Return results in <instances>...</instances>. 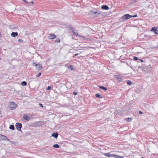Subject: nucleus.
<instances>
[{"instance_id": "32", "label": "nucleus", "mask_w": 158, "mask_h": 158, "mask_svg": "<svg viewBox=\"0 0 158 158\" xmlns=\"http://www.w3.org/2000/svg\"><path fill=\"white\" fill-rule=\"evenodd\" d=\"M39 105L40 107H41L43 108L44 107V106H43V105L41 103H39Z\"/></svg>"}, {"instance_id": "14", "label": "nucleus", "mask_w": 158, "mask_h": 158, "mask_svg": "<svg viewBox=\"0 0 158 158\" xmlns=\"http://www.w3.org/2000/svg\"><path fill=\"white\" fill-rule=\"evenodd\" d=\"M23 119L27 121H29L30 119L29 117L27 115H25L23 117Z\"/></svg>"}, {"instance_id": "1", "label": "nucleus", "mask_w": 158, "mask_h": 158, "mask_svg": "<svg viewBox=\"0 0 158 158\" xmlns=\"http://www.w3.org/2000/svg\"><path fill=\"white\" fill-rule=\"evenodd\" d=\"M131 15L127 14L124 15L122 16L120 19V22H124L127 19H128L131 18Z\"/></svg>"}, {"instance_id": "18", "label": "nucleus", "mask_w": 158, "mask_h": 158, "mask_svg": "<svg viewBox=\"0 0 158 158\" xmlns=\"http://www.w3.org/2000/svg\"><path fill=\"white\" fill-rule=\"evenodd\" d=\"M27 84V82L25 81H23L21 83V85L23 86H25Z\"/></svg>"}, {"instance_id": "17", "label": "nucleus", "mask_w": 158, "mask_h": 158, "mask_svg": "<svg viewBox=\"0 0 158 158\" xmlns=\"http://www.w3.org/2000/svg\"><path fill=\"white\" fill-rule=\"evenodd\" d=\"M9 128L12 130H14L15 129L14 126L13 125H11L9 127Z\"/></svg>"}, {"instance_id": "35", "label": "nucleus", "mask_w": 158, "mask_h": 158, "mask_svg": "<svg viewBox=\"0 0 158 158\" xmlns=\"http://www.w3.org/2000/svg\"><path fill=\"white\" fill-rule=\"evenodd\" d=\"M78 53H76L73 56V57H74L75 56H77L78 55Z\"/></svg>"}, {"instance_id": "4", "label": "nucleus", "mask_w": 158, "mask_h": 158, "mask_svg": "<svg viewBox=\"0 0 158 158\" xmlns=\"http://www.w3.org/2000/svg\"><path fill=\"white\" fill-rule=\"evenodd\" d=\"M32 65L35 66L36 69L39 70L41 69L42 68V66L41 64H36L35 62H33L32 63Z\"/></svg>"}, {"instance_id": "2", "label": "nucleus", "mask_w": 158, "mask_h": 158, "mask_svg": "<svg viewBox=\"0 0 158 158\" xmlns=\"http://www.w3.org/2000/svg\"><path fill=\"white\" fill-rule=\"evenodd\" d=\"M68 29L69 30H72V32H73V33L75 35H76L77 36L81 37H82V38H85V37H84L82 36H81V35H79L78 34L77 32H75V31H76V30L72 26H71V25L69 26L68 27Z\"/></svg>"}, {"instance_id": "10", "label": "nucleus", "mask_w": 158, "mask_h": 158, "mask_svg": "<svg viewBox=\"0 0 158 158\" xmlns=\"http://www.w3.org/2000/svg\"><path fill=\"white\" fill-rule=\"evenodd\" d=\"M101 9L104 10H108L109 9V7L106 5H103L101 6Z\"/></svg>"}, {"instance_id": "23", "label": "nucleus", "mask_w": 158, "mask_h": 158, "mask_svg": "<svg viewBox=\"0 0 158 158\" xmlns=\"http://www.w3.org/2000/svg\"><path fill=\"white\" fill-rule=\"evenodd\" d=\"M144 37L145 38H150L151 37V36L149 35H148L147 34H145V35H144Z\"/></svg>"}, {"instance_id": "9", "label": "nucleus", "mask_w": 158, "mask_h": 158, "mask_svg": "<svg viewBox=\"0 0 158 158\" xmlns=\"http://www.w3.org/2000/svg\"><path fill=\"white\" fill-rule=\"evenodd\" d=\"M48 38L50 40L56 38V36L54 34H50L48 36Z\"/></svg>"}, {"instance_id": "6", "label": "nucleus", "mask_w": 158, "mask_h": 158, "mask_svg": "<svg viewBox=\"0 0 158 158\" xmlns=\"http://www.w3.org/2000/svg\"><path fill=\"white\" fill-rule=\"evenodd\" d=\"M15 126L16 129L19 131H21V128L22 127V125L21 123H17L16 124Z\"/></svg>"}, {"instance_id": "27", "label": "nucleus", "mask_w": 158, "mask_h": 158, "mask_svg": "<svg viewBox=\"0 0 158 158\" xmlns=\"http://www.w3.org/2000/svg\"><path fill=\"white\" fill-rule=\"evenodd\" d=\"M51 89V87L50 86H49L48 87L46 88V90H48Z\"/></svg>"}, {"instance_id": "22", "label": "nucleus", "mask_w": 158, "mask_h": 158, "mask_svg": "<svg viewBox=\"0 0 158 158\" xmlns=\"http://www.w3.org/2000/svg\"><path fill=\"white\" fill-rule=\"evenodd\" d=\"M104 155L105 156L108 157H109V156H110V152H108V153H106L104 154Z\"/></svg>"}, {"instance_id": "11", "label": "nucleus", "mask_w": 158, "mask_h": 158, "mask_svg": "<svg viewBox=\"0 0 158 158\" xmlns=\"http://www.w3.org/2000/svg\"><path fill=\"white\" fill-rule=\"evenodd\" d=\"M18 35L17 32H13L11 34V36L12 37H15Z\"/></svg>"}, {"instance_id": "3", "label": "nucleus", "mask_w": 158, "mask_h": 158, "mask_svg": "<svg viewBox=\"0 0 158 158\" xmlns=\"http://www.w3.org/2000/svg\"><path fill=\"white\" fill-rule=\"evenodd\" d=\"M17 105L13 102L10 103V104L8 107V110H12L15 109L17 107Z\"/></svg>"}, {"instance_id": "5", "label": "nucleus", "mask_w": 158, "mask_h": 158, "mask_svg": "<svg viewBox=\"0 0 158 158\" xmlns=\"http://www.w3.org/2000/svg\"><path fill=\"white\" fill-rule=\"evenodd\" d=\"M114 77L119 82L122 81L123 80V79L121 75H114Z\"/></svg>"}, {"instance_id": "40", "label": "nucleus", "mask_w": 158, "mask_h": 158, "mask_svg": "<svg viewBox=\"0 0 158 158\" xmlns=\"http://www.w3.org/2000/svg\"><path fill=\"white\" fill-rule=\"evenodd\" d=\"M154 48H158V45H157V46H156L155 47H154Z\"/></svg>"}, {"instance_id": "30", "label": "nucleus", "mask_w": 158, "mask_h": 158, "mask_svg": "<svg viewBox=\"0 0 158 158\" xmlns=\"http://www.w3.org/2000/svg\"><path fill=\"white\" fill-rule=\"evenodd\" d=\"M23 42V41L22 40V39H19L18 40V42H19V43H22Z\"/></svg>"}, {"instance_id": "28", "label": "nucleus", "mask_w": 158, "mask_h": 158, "mask_svg": "<svg viewBox=\"0 0 158 158\" xmlns=\"http://www.w3.org/2000/svg\"><path fill=\"white\" fill-rule=\"evenodd\" d=\"M133 59L134 60H139V59L136 56H134Z\"/></svg>"}, {"instance_id": "15", "label": "nucleus", "mask_w": 158, "mask_h": 158, "mask_svg": "<svg viewBox=\"0 0 158 158\" xmlns=\"http://www.w3.org/2000/svg\"><path fill=\"white\" fill-rule=\"evenodd\" d=\"M95 96L97 98H103V97L102 96L101 94L99 93H97L96 94Z\"/></svg>"}, {"instance_id": "19", "label": "nucleus", "mask_w": 158, "mask_h": 158, "mask_svg": "<svg viewBox=\"0 0 158 158\" xmlns=\"http://www.w3.org/2000/svg\"><path fill=\"white\" fill-rule=\"evenodd\" d=\"M126 121L127 122H131V121L132 118H126Z\"/></svg>"}, {"instance_id": "24", "label": "nucleus", "mask_w": 158, "mask_h": 158, "mask_svg": "<svg viewBox=\"0 0 158 158\" xmlns=\"http://www.w3.org/2000/svg\"><path fill=\"white\" fill-rule=\"evenodd\" d=\"M116 155L115 154H110L109 157H115Z\"/></svg>"}, {"instance_id": "20", "label": "nucleus", "mask_w": 158, "mask_h": 158, "mask_svg": "<svg viewBox=\"0 0 158 158\" xmlns=\"http://www.w3.org/2000/svg\"><path fill=\"white\" fill-rule=\"evenodd\" d=\"M53 147L56 148H58L60 147V145L58 144H55L53 145Z\"/></svg>"}, {"instance_id": "16", "label": "nucleus", "mask_w": 158, "mask_h": 158, "mask_svg": "<svg viewBox=\"0 0 158 158\" xmlns=\"http://www.w3.org/2000/svg\"><path fill=\"white\" fill-rule=\"evenodd\" d=\"M98 87L100 89H102L104 91H106L107 89L106 87L103 86H99Z\"/></svg>"}, {"instance_id": "13", "label": "nucleus", "mask_w": 158, "mask_h": 158, "mask_svg": "<svg viewBox=\"0 0 158 158\" xmlns=\"http://www.w3.org/2000/svg\"><path fill=\"white\" fill-rule=\"evenodd\" d=\"M58 133L56 132V133H53L52 134V137H54L56 139L58 136Z\"/></svg>"}, {"instance_id": "25", "label": "nucleus", "mask_w": 158, "mask_h": 158, "mask_svg": "<svg viewBox=\"0 0 158 158\" xmlns=\"http://www.w3.org/2000/svg\"><path fill=\"white\" fill-rule=\"evenodd\" d=\"M60 42V40L59 38H57L55 40V42L56 43H59Z\"/></svg>"}, {"instance_id": "34", "label": "nucleus", "mask_w": 158, "mask_h": 158, "mask_svg": "<svg viewBox=\"0 0 158 158\" xmlns=\"http://www.w3.org/2000/svg\"><path fill=\"white\" fill-rule=\"evenodd\" d=\"M131 16H132L131 17V18L132 17H137V15H131Z\"/></svg>"}, {"instance_id": "26", "label": "nucleus", "mask_w": 158, "mask_h": 158, "mask_svg": "<svg viewBox=\"0 0 158 158\" xmlns=\"http://www.w3.org/2000/svg\"><path fill=\"white\" fill-rule=\"evenodd\" d=\"M116 157H115V158H123V156H119V155H116Z\"/></svg>"}, {"instance_id": "21", "label": "nucleus", "mask_w": 158, "mask_h": 158, "mask_svg": "<svg viewBox=\"0 0 158 158\" xmlns=\"http://www.w3.org/2000/svg\"><path fill=\"white\" fill-rule=\"evenodd\" d=\"M127 83L128 85H131L132 84V82H131L130 81V80H127Z\"/></svg>"}, {"instance_id": "39", "label": "nucleus", "mask_w": 158, "mask_h": 158, "mask_svg": "<svg viewBox=\"0 0 158 158\" xmlns=\"http://www.w3.org/2000/svg\"><path fill=\"white\" fill-rule=\"evenodd\" d=\"M139 60L140 61H141L142 62H143V60H142L141 59H139Z\"/></svg>"}, {"instance_id": "36", "label": "nucleus", "mask_w": 158, "mask_h": 158, "mask_svg": "<svg viewBox=\"0 0 158 158\" xmlns=\"http://www.w3.org/2000/svg\"><path fill=\"white\" fill-rule=\"evenodd\" d=\"M73 94L75 95H76L77 94V93L76 92H74L73 93Z\"/></svg>"}, {"instance_id": "31", "label": "nucleus", "mask_w": 158, "mask_h": 158, "mask_svg": "<svg viewBox=\"0 0 158 158\" xmlns=\"http://www.w3.org/2000/svg\"><path fill=\"white\" fill-rule=\"evenodd\" d=\"M23 1L26 3H27V4H30V2H28L26 1V0H23Z\"/></svg>"}, {"instance_id": "12", "label": "nucleus", "mask_w": 158, "mask_h": 158, "mask_svg": "<svg viewBox=\"0 0 158 158\" xmlns=\"http://www.w3.org/2000/svg\"><path fill=\"white\" fill-rule=\"evenodd\" d=\"M158 29V27H153L151 29V31H153L154 32V33L156 31V30Z\"/></svg>"}, {"instance_id": "37", "label": "nucleus", "mask_w": 158, "mask_h": 158, "mask_svg": "<svg viewBox=\"0 0 158 158\" xmlns=\"http://www.w3.org/2000/svg\"><path fill=\"white\" fill-rule=\"evenodd\" d=\"M139 114H143V112L142 111H139Z\"/></svg>"}, {"instance_id": "33", "label": "nucleus", "mask_w": 158, "mask_h": 158, "mask_svg": "<svg viewBox=\"0 0 158 158\" xmlns=\"http://www.w3.org/2000/svg\"><path fill=\"white\" fill-rule=\"evenodd\" d=\"M70 68L71 70H72L73 69V66L71 65H70L69 67H68V68L69 69H70Z\"/></svg>"}, {"instance_id": "42", "label": "nucleus", "mask_w": 158, "mask_h": 158, "mask_svg": "<svg viewBox=\"0 0 158 158\" xmlns=\"http://www.w3.org/2000/svg\"><path fill=\"white\" fill-rule=\"evenodd\" d=\"M31 3H32V4H33V3H34L33 2V1H32L31 2Z\"/></svg>"}, {"instance_id": "43", "label": "nucleus", "mask_w": 158, "mask_h": 158, "mask_svg": "<svg viewBox=\"0 0 158 158\" xmlns=\"http://www.w3.org/2000/svg\"><path fill=\"white\" fill-rule=\"evenodd\" d=\"M144 158V157H142V158Z\"/></svg>"}, {"instance_id": "8", "label": "nucleus", "mask_w": 158, "mask_h": 158, "mask_svg": "<svg viewBox=\"0 0 158 158\" xmlns=\"http://www.w3.org/2000/svg\"><path fill=\"white\" fill-rule=\"evenodd\" d=\"M101 14L100 11L98 12V11H95L93 10L90 11L89 12V15H92L93 14H97V15H100Z\"/></svg>"}, {"instance_id": "29", "label": "nucleus", "mask_w": 158, "mask_h": 158, "mask_svg": "<svg viewBox=\"0 0 158 158\" xmlns=\"http://www.w3.org/2000/svg\"><path fill=\"white\" fill-rule=\"evenodd\" d=\"M41 73H38V74L36 76V77H39L41 75Z\"/></svg>"}, {"instance_id": "38", "label": "nucleus", "mask_w": 158, "mask_h": 158, "mask_svg": "<svg viewBox=\"0 0 158 158\" xmlns=\"http://www.w3.org/2000/svg\"><path fill=\"white\" fill-rule=\"evenodd\" d=\"M155 34H158V30L157 29L156 30V31L155 32Z\"/></svg>"}, {"instance_id": "7", "label": "nucleus", "mask_w": 158, "mask_h": 158, "mask_svg": "<svg viewBox=\"0 0 158 158\" xmlns=\"http://www.w3.org/2000/svg\"><path fill=\"white\" fill-rule=\"evenodd\" d=\"M6 140L9 141V139L5 135L0 134V140Z\"/></svg>"}, {"instance_id": "41", "label": "nucleus", "mask_w": 158, "mask_h": 158, "mask_svg": "<svg viewBox=\"0 0 158 158\" xmlns=\"http://www.w3.org/2000/svg\"><path fill=\"white\" fill-rule=\"evenodd\" d=\"M10 142L12 144H14V141H10Z\"/></svg>"}]
</instances>
